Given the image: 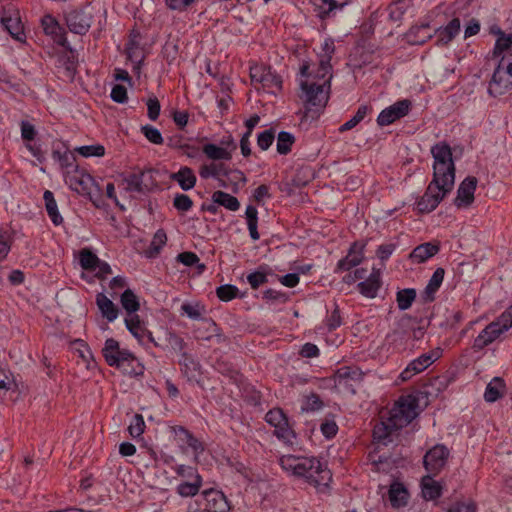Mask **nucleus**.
<instances>
[{"instance_id":"c9c22d12","label":"nucleus","mask_w":512,"mask_h":512,"mask_svg":"<svg viewBox=\"0 0 512 512\" xmlns=\"http://www.w3.org/2000/svg\"><path fill=\"white\" fill-rule=\"evenodd\" d=\"M43 199L45 202L47 214L52 223L56 226L62 224L63 217L59 213L58 206L54 198V194L50 190H46L43 194Z\"/></svg>"},{"instance_id":"0eeeda50","label":"nucleus","mask_w":512,"mask_h":512,"mask_svg":"<svg viewBox=\"0 0 512 512\" xmlns=\"http://www.w3.org/2000/svg\"><path fill=\"white\" fill-rule=\"evenodd\" d=\"M265 421L275 428L274 435L286 444H293L296 434L290 427L288 418L280 408H273L265 415Z\"/></svg>"},{"instance_id":"b1692460","label":"nucleus","mask_w":512,"mask_h":512,"mask_svg":"<svg viewBox=\"0 0 512 512\" xmlns=\"http://www.w3.org/2000/svg\"><path fill=\"white\" fill-rule=\"evenodd\" d=\"M381 287L380 271L373 268L372 273L364 281L357 284L358 291L367 298H375Z\"/></svg>"},{"instance_id":"2f4dec72","label":"nucleus","mask_w":512,"mask_h":512,"mask_svg":"<svg viewBox=\"0 0 512 512\" xmlns=\"http://www.w3.org/2000/svg\"><path fill=\"white\" fill-rule=\"evenodd\" d=\"M445 270L442 267L437 268L431 276L428 284L423 291V298L427 302L435 299V293L439 290L444 280Z\"/></svg>"},{"instance_id":"4d7b16f0","label":"nucleus","mask_w":512,"mask_h":512,"mask_svg":"<svg viewBox=\"0 0 512 512\" xmlns=\"http://www.w3.org/2000/svg\"><path fill=\"white\" fill-rule=\"evenodd\" d=\"M239 289L232 284L221 285L216 289V295L221 301H230L238 296Z\"/></svg>"},{"instance_id":"49530a36","label":"nucleus","mask_w":512,"mask_h":512,"mask_svg":"<svg viewBox=\"0 0 512 512\" xmlns=\"http://www.w3.org/2000/svg\"><path fill=\"white\" fill-rule=\"evenodd\" d=\"M79 263L84 270L95 271L99 265V258L91 250L84 248L79 253Z\"/></svg>"},{"instance_id":"774afa93","label":"nucleus","mask_w":512,"mask_h":512,"mask_svg":"<svg viewBox=\"0 0 512 512\" xmlns=\"http://www.w3.org/2000/svg\"><path fill=\"white\" fill-rule=\"evenodd\" d=\"M445 510L446 512H476V505L473 502H455Z\"/></svg>"},{"instance_id":"f3484780","label":"nucleus","mask_w":512,"mask_h":512,"mask_svg":"<svg viewBox=\"0 0 512 512\" xmlns=\"http://www.w3.org/2000/svg\"><path fill=\"white\" fill-rule=\"evenodd\" d=\"M148 178L151 179V171L139 170L124 175L120 186L127 192L145 193L151 185V183H148Z\"/></svg>"},{"instance_id":"8fccbe9b","label":"nucleus","mask_w":512,"mask_h":512,"mask_svg":"<svg viewBox=\"0 0 512 512\" xmlns=\"http://www.w3.org/2000/svg\"><path fill=\"white\" fill-rule=\"evenodd\" d=\"M369 111H371V107H369L368 105L359 106L355 115L351 119H349L347 122L342 124L339 127V131L341 133H343V132L353 129L366 117V115L368 114Z\"/></svg>"},{"instance_id":"37998d69","label":"nucleus","mask_w":512,"mask_h":512,"mask_svg":"<svg viewBox=\"0 0 512 512\" xmlns=\"http://www.w3.org/2000/svg\"><path fill=\"white\" fill-rule=\"evenodd\" d=\"M122 307L126 310L129 316L136 315L135 313L139 310L140 304L138 297L131 289H126L120 298Z\"/></svg>"},{"instance_id":"ea45409f","label":"nucleus","mask_w":512,"mask_h":512,"mask_svg":"<svg viewBox=\"0 0 512 512\" xmlns=\"http://www.w3.org/2000/svg\"><path fill=\"white\" fill-rule=\"evenodd\" d=\"M203 153L211 160H231V151L212 143L205 144L202 148Z\"/></svg>"},{"instance_id":"aec40b11","label":"nucleus","mask_w":512,"mask_h":512,"mask_svg":"<svg viewBox=\"0 0 512 512\" xmlns=\"http://www.w3.org/2000/svg\"><path fill=\"white\" fill-rule=\"evenodd\" d=\"M365 244L353 242L348 250L347 255L340 259L334 269L335 273L350 271L352 268L361 264L364 259Z\"/></svg>"},{"instance_id":"4be33fe9","label":"nucleus","mask_w":512,"mask_h":512,"mask_svg":"<svg viewBox=\"0 0 512 512\" xmlns=\"http://www.w3.org/2000/svg\"><path fill=\"white\" fill-rule=\"evenodd\" d=\"M477 182L476 177L468 176L460 183L457 189V196L454 199V204L458 208L468 207L472 204Z\"/></svg>"},{"instance_id":"c756f323","label":"nucleus","mask_w":512,"mask_h":512,"mask_svg":"<svg viewBox=\"0 0 512 512\" xmlns=\"http://www.w3.org/2000/svg\"><path fill=\"white\" fill-rule=\"evenodd\" d=\"M170 179L177 182L184 191L194 188L197 181L196 175L188 166H182L177 172L172 173Z\"/></svg>"},{"instance_id":"cd10ccee","label":"nucleus","mask_w":512,"mask_h":512,"mask_svg":"<svg viewBox=\"0 0 512 512\" xmlns=\"http://www.w3.org/2000/svg\"><path fill=\"white\" fill-rule=\"evenodd\" d=\"M300 74L302 77L307 78L309 81H317L321 85H324V88L330 90V82L332 79V70L323 73L321 70V60H319V66L317 70L313 73L310 72V65L308 62H303L300 67Z\"/></svg>"},{"instance_id":"4c0bfd02","label":"nucleus","mask_w":512,"mask_h":512,"mask_svg":"<svg viewBox=\"0 0 512 512\" xmlns=\"http://www.w3.org/2000/svg\"><path fill=\"white\" fill-rule=\"evenodd\" d=\"M408 493L401 483H393L389 489V500L393 507L399 508L407 504Z\"/></svg>"},{"instance_id":"13d9d810","label":"nucleus","mask_w":512,"mask_h":512,"mask_svg":"<svg viewBox=\"0 0 512 512\" xmlns=\"http://www.w3.org/2000/svg\"><path fill=\"white\" fill-rule=\"evenodd\" d=\"M75 151L78 152L83 157H101L105 154V148L103 145L96 144V145H84L75 148Z\"/></svg>"},{"instance_id":"864d4df0","label":"nucleus","mask_w":512,"mask_h":512,"mask_svg":"<svg viewBox=\"0 0 512 512\" xmlns=\"http://www.w3.org/2000/svg\"><path fill=\"white\" fill-rule=\"evenodd\" d=\"M295 142L293 134L287 131L279 132L277 136V152L281 155H286L291 151V146Z\"/></svg>"},{"instance_id":"bf43d9fd","label":"nucleus","mask_w":512,"mask_h":512,"mask_svg":"<svg viewBox=\"0 0 512 512\" xmlns=\"http://www.w3.org/2000/svg\"><path fill=\"white\" fill-rule=\"evenodd\" d=\"M322 406L323 402L321 401L319 395L311 393L303 400L301 410L304 412H314L321 409Z\"/></svg>"},{"instance_id":"603ef678","label":"nucleus","mask_w":512,"mask_h":512,"mask_svg":"<svg viewBox=\"0 0 512 512\" xmlns=\"http://www.w3.org/2000/svg\"><path fill=\"white\" fill-rule=\"evenodd\" d=\"M126 328L129 332L137 338L139 341L142 340L146 333V329L142 326L140 318L138 315H131L125 319Z\"/></svg>"},{"instance_id":"2eb2a0df","label":"nucleus","mask_w":512,"mask_h":512,"mask_svg":"<svg viewBox=\"0 0 512 512\" xmlns=\"http://www.w3.org/2000/svg\"><path fill=\"white\" fill-rule=\"evenodd\" d=\"M498 35L493 49V57H499L506 63L507 71L512 76V33L506 34L500 28L494 31Z\"/></svg>"},{"instance_id":"423d86ee","label":"nucleus","mask_w":512,"mask_h":512,"mask_svg":"<svg viewBox=\"0 0 512 512\" xmlns=\"http://www.w3.org/2000/svg\"><path fill=\"white\" fill-rule=\"evenodd\" d=\"M0 22L11 37L20 42L26 41V34L22 24L19 10L12 4L3 6L0 10Z\"/></svg>"},{"instance_id":"6ab92c4d","label":"nucleus","mask_w":512,"mask_h":512,"mask_svg":"<svg viewBox=\"0 0 512 512\" xmlns=\"http://www.w3.org/2000/svg\"><path fill=\"white\" fill-rule=\"evenodd\" d=\"M250 78L253 84H260L263 88H281V78L272 72L270 67L264 65L251 66Z\"/></svg>"},{"instance_id":"58836bf2","label":"nucleus","mask_w":512,"mask_h":512,"mask_svg":"<svg viewBox=\"0 0 512 512\" xmlns=\"http://www.w3.org/2000/svg\"><path fill=\"white\" fill-rule=\"evenodd\" d=\"M212 201L230 211H237L240 207L238 199L224 191L218 190L212 194Z\"/></svg>"},{"instance_id":"5fc2aeb1","label":"nucleus","mask_w":512,"mask_h":512,"mask_svg":"<svg viewBox=\"0 0 512 512\" xmlns=\"http://www.w3.org/2000/svg\"><path fill=\"white\" fill-rule=\"evenodd\" d=\"M227 170L224 164L211 163L205 164L200 167L199 174L203 179L214 178L218 179L219 176H223V172Z\"/></svg>"},{"instance_id":"680f3d73","label":"nucleus","mask_w":512,"mask_h":512,"mask_svg":"<svg viewBox=\"0 0 512 512\" xmlns=\"http://www.w3.org/2000/svg\"><path fill=\"white\" fill-rule=\"evenodd\" d=\"M145 428V422L141 414H135L128 427V432L133 438L140 437Z\"/></svg>"},{"instance_id":"dca6fc26","label":"nucleus","mask_w":512,"mask_h":512,"mask_svg":"<svg viewBox=\"0 0 512 512\" xmlns=\"http://www.w3.org/2000/svg\"><path fill=\"white\" fill-rule=\"evenodd\" d=\"M411 108V101L403 99L383 109L377 117V124L381 127L387 126L396 120L406 116Z\"/></svg>"},{"instance_id":"79ce46f5","label":"nucleus","mask_w":512,"mask_h":512,"mask_svg":"<svg viewBox=\"0 0 512 512\" xmlns=\"http://www.w3.org/2000/svg\"><path fill=\"white\" fill-rule=\"evenodd\" d=\"M429 24H422L419 26H413L407 33L408 41L412 44H423L427 39L431 38V34L428 32Z\"/></svg>"},{"instance_id":"f8f14e48","label":"nucleus","mask_w":512,"mask_h":512,"mask_svg":"<svg viewBox=\"0 0 512 512\" xmlns=\"http://www.w3.org/2000/svg\"><path fill=\"white\" fill-rule=\"evenodd\" d=\"M441 353V349L437 348L412 360L400 374L402 381L410 380L416 374L421 373L427 369L438 358H440Z\"/></svg>"},{"instance_id":"bb28decb","label":"nucleus","mask_w":512,"mask_h":512,"mask_svg":"<svg viewBox=\"0 0 512 512\" xmlns=\"http://www.w3.org/2000/svg\"><path fill=\"white\" fill-rule=\"evenodd\" d=\"M181 365V371L187 377L188 381L199 382L201 376V365L192 356L186 352L182 353L181 359L179 360Z\"/></svg>"},{"instance_id":"1a4fd4ad","label":"nucleus","mask_w":512,"mask_h":512,"mask_svg":"<svg viewBox=\"0 0 512 512\" xmlns=\"http://www.w3.org/2000/svg\"><path fill=\"white\" fill-rule=\"evenodd\" d=\"M170 432L174 435L175 441L183 452H185L186 447L192 449L194 453V460L197 462L199 455L205 450L204 444L184 426H171Z\"/></svg>"},{"instance_id":"a18cd8bd","label":"nucleus","mask_w":512,"mask_h":512,"mask_svg":"<svg viewBox=\"0 0 512 512\" xmlns=\"http://www.w3.org/2000/svg\"><path fill=\"white\" fill-rule=\"evenodd\" d=\"M202 486L201 476H196L191 482H182L177 486V493L182 497H193Z\"/></svg>"},{"instance_id":"f704fd0d","label":"nucleus","mask_w":512,"mask_h":512,"mask_svg":"<svg viewBox=\"0 0 512 512\" xmlns=\"http://www.w3.org/2000/svg\"><path fill=\"white\" fill-rule=\"evenodd\" d=\"M461 22L459 18H453L446 26L439 28L436 33L438 40L444 44L451 42L460 32Z\"/></svg>"},{"instance_id":"3c124183","label":"nucleus","mask_w":512,"mask_h":512,"mask_svg":"<svg viewBox=\"0 0 512 512\" xmlns=\"http://www.w3.org/2000/svg\"><path fill=\"white\" fill-rule=\"evenodd\" d=\"M416 298V290L413 288L402 289L397 292L396 301L400 310H407L412 306Z\"/></svg>"},{"instance_id":"c85d7f7f","label":"nucleus","mask_w":512,"mask_h":512,"mask_svg":"<svg viewBox=\"0 0 512 512\" xmlns=\"http://www.w3.org/2000/svg\"><path fill=\"white\" fill-rule=\"evenodd\" d=\"M439 252V245L426 242L416 246L409 255L413 263H424Z\"/></svg>"},{"instance_id":"7c9ffc66","label":"nucleus","mask_w":512,"mask_h":512,"mask_svg":"<svg viewBox=\"0 0 512 512\" xmlns=\"http://www.w3.org/2000/svg\"><path fill=\"white\" fill-rule=\"evenodd\" d=\"M277 277L267 265H261L256 271L247 275V281L252 289H257L262 284L270 282V278Z\"/></svg>"},{"instance_id":"de8ad7c7","label":"nucleus","mask_w":512,"mask_h":512,"mask_svg":"<svg viewBox=\"0 0 512 512\" xmlns=\"http://www.w3.org/2000/svg\"><path fill=\"white\" fill-rule=\"evenodd\" d=\"M223 176L226 177L231 184V189L234 193L239 191V184L243 186L247 182V178L244 173L238 169H230L227 167V170L223 172Z\"/></svg>"},{"instance_id":"09e8293b","label":"nucleus","mask_w":512,"mask_h":512,"mask_svg":"<svg viewBox=\"0 0 512 512\" xmlns=\"http://www.w3.org/2000/svg\"><path fill=\"white\" fill-rule=\"evenodd\" d=\"M167 236L163 230H158L151 241L149 248L146 250L145 254L148 258H154L159 253L162 247L166 244Z\"/></svg>"},{"instance_id":"72a5a7b5","label":"nucleus","mask_w":512,"mask_h":512,"mask_svg":"<svg viewBox=\"0 0 512 512\" xmlns=\"http://www.w3.org/2000/svg\"><path fill=\"white\" fill-rule=\"evenodd\" d=\"M505 383L500 377H494L486 386L484 399L488 403H494L504 395Z\"/></svg>"},{"instance_id":"e2e57ef3","label":"nucleus","mask_w":512,"mask_h":512,"mask_svg":"<svg viewBox=\"0 0 512 512\" xmlns=\"http://www.w3.org/2000/svg\"><path fill=\"white\" fill-rule=\"evenodd\" d=\"M274 139L275 131L273 129L264 130L257 137V145L261 150L265 151L272 145Z\"/></svg>"},{"instance_id":"20e7f679","label":"nucleus","mask_w":512,"mask_h":512,"mask_svg":"<svg viewBox=\"0 0 512 512\" xmlns=\"http://www.w3.org/2000/svg\"><path fill=\"white\" fill-rule=\"evenodd\" d=\"M419 414V399L412 395H403L395 402L394 406L388 412V417L392 421V427L402 429L410 424Z\"/></svg>"},{"instance_id":"ddd939ff","label":"nucleus","mask_w":512,"mask_h":512,"mask_svg":"<svg viewBox=\"0 0 512 512\" xmlns=\"http://www.w3.org/2000/svg\"><path fill=\"white\" fill-rule=\"evenodd\" d=\"M73 174H71V171H67L66 176V182L70 184V187L77 191L78 193H85L90 196L91 201L93 204L99 208L101 207L100 204V198L99 199H93L91 194V186L94 184V180L91 177L90 174L85 173L83 171H79L78 168H76L74 171H72Z\"/></svg>"},{"instance_id":"473e14b6","label":"nucleus","mask_w":512,"mask_h":512,"mask_svg":"<svg viewBox=\"0 0 512 512\" xmlns=\"http://www.w3.org/2000/svg\"><path fill=\"white\" fill-rule=\"evenodd\" d=\"M96 304L102 316L106 318L109 322H113L118 317V308L105 294H97Z\"/></svg>"},{"instance_id":"5701e85b","label":"nucleus","mask_w":512,"mask_h":512,"mask_svg":"<svg viewBox=\"0 0 512 512\" xmlns=\"http://www.w3.org/2000/svg\"><path fill=\"white\" fill-rule=\"evenodd\" d=\"M317 16L324 20L335 15L337 10H342L350 3V0H310Z\"/></svg>"},{"instance_id":"69168bd1","label":"nucleus","mask_w":512,"mask_h":512,"mask_svg":"<svg viewBox=\"0 0 512 512\" xmlns=\"http://www.w3.org/2000/svg\"><path fill=\"white\" fill-rule=\"evenodd\" d=\"M142 130V133L144 134V136L153 144H157V145H160L163 143V137L161 135V132L151 126V125H145V126H142L141 128Z\"/></svg>"},{"instance_id":"a19ab883","label":"nucleus","mask_w":512,"mask_h":512,"mask_svg":"<svg viewBox=\"0 0 512 512\" xmlns=\"http://www.w3.org/2000/svg\"><path fill=\"white\" fill-rule=\"evenodd\" d=\"M203 327L194 330L195 337L201 340H210L213 336L219 335V328L211 318L203 319Z\"/></svg>"},{"instance_id":"412c9836","label":"nucleus","mask_w":512,"mask_h":512,"mask_svg":"<svg viewBox=\"0 0 512 512\" xmlns=\"http://www.w3.org/2000/svg\"><path fill=\"white\" fill-rule=\"evenodd\" d=\"M41 27L47 36H50L58 45L69 48L65 29L59 24L57 19L51 14H46L41 18Z\"/></svg>"},{"instance_id":"9b49d317","label":"nucleus","mask_w":512,"mask_h":512,"mask_svg":"<svg viewBox=\"0 0 512 512\" xmlns=\"http://www.w3.org/2000/svg\"><path fill=\"white\" fill-rule=\"evenodd\" d=\"M512 76L507 71L506 63L500 58L489 82L488 93L493 97L501 96L512 86Z\"/></svg>"},{"instance_id":"a878e982","label":"nucleus","mask_w":512,"mask_h":512,"mask_svg":"<svg viewBox=\"0 0 512 512\" xmlns=\"http://www.w3.org/2000/svg\"><path fill=\"white\" fill-rule=\"evenodd\" d=\"M497 325L491 322L479 333L473 343L475 350H482L502 334L501 329Z\"/></svg>"},{"instance_id":"393cba45","label":"nucleus","mask_w":512,"mask_h":512,"mask_svg":"<svg viewBox=\"0 0 512 512\" xmlns=\"http://www.w3.org/2000/svg\"><path fill=\"white\" fill-rule=\"evenodd\" d=\"M392 421L387 417L382 419L373 429V438L377 443L387 445L393 441V433L400 430L398 427H392Z\"/></svg>"},{"instance_id":"39448f33","label":"nucleus","mask_w":512,"mask_h":512,"mask_svg":"<svg viewBox=\"0 0 512 512\" xmlns=\"http://www.w3.org/2000/svg\"><path fill=\"white\" fill-rule=\"evenodd\" d=\"M301 93L299 97L304 101L308 109L313 107L322 109L328 102L329 90H325L324 85L317 81L301 80L300 81Z\"/></svg>"},{"instance_id":"f03ea898","label":"nucleus","mask_w":512,"mask_h":512,"mask_svg":"<svg viewBox=\"0 0 512 512\" xmlns=\"http://www.w3.org/2000/svg\"><path fill=\"white\" fill-rule=\"evenodd\" d=\"M279 464L283 470L304 478L314 487H327L332 480V473L327 465L315 457L283 455L279 458Z\"/></svg>"},{"instance_id":"e433bc0d","label":"nucleus","mask_w":512,"mask_h":512,"mask_svg":"<svg viewBox=\"0 0 512 512\" xmlns=\"http://www.w3.org/2000/svg\"><path fill=\"white\" fill-rule=\"evenodd\" d=\"M322 53L319 55L321 60V70L327 73L332 70L331 60L335 52L334 40L326 38L321 47Z\"/></svg>"},{"instance_id":"4468645a","label":"nucleus","mask_w":512,"mask_h":512,"mask_svg":"<svg viewBox=\"0 0 512 512\" xmlns=\"http://www.w3.org/2000/svg\"><path fill=\"white\" fill-rule=\"evenodd\" d=\"M449 450L442 444H437L428 450L424 456L423 464L427 471L436 475L445 466Z\"/></svg>"},{"instance_id":"7ed1b4c3","label":"nucleus","mask_w":512,"mask_h":512,"mask_svg":"<svg viewBox=\"0 0 512 512\" xmlns=\"http://www.w3.org/2000/svg\"><path fill=\"white\" fill-rule=\"evenodd\" d=\"M102 354L109 366L120 369L126 375L140 376L144 373V366L139 360L129 350L121 348L113 338L105 341Z\"/></svg>"},{"instance_id":"f257e3e1","label":"nucleus","mask_w":512,"mask_h":512,"mask_svg":"<svg viewBox=\"0 0 512 512\" xmlns=\"http://www.w3.org/2000/svg\"><path fill=\"white\" fill-rule=\"evenodd\" d=\"M433 177L422 197L416 202L419 213L434 211L454 188L455 164L450 146L440 142L432 146Z\"/></svg>"},{"instance_id":"6e6552de","label":"nucleus","mask_w":512,"mask_h":512,"mask_svg":"<svg viewBox=\"0 0 512 512\" xmlns=\"http://www.w3.org/2000/svg\"><path fill=\"white\" fill-rule=\"evenodd\" d=\"M364 373L358 367L343 366L334 374L335 386L347 393L355 394L356 388L363 381Z\"/></svg>"},{"instance_id":"a211bd4d","label":"nucleus","mask_w":512,"mask_h":512,"mask_svg":"<svg viewBox=\"0 0 512 512\" xmlns=\"http://www.w3.org/2000/svg\"><path fill=\"white\" fill-rule=\"evenodd\" d=\"M68 29L78 35H85L92 24V15L83 9H75L65 16Z\"/></svg>"},{"instance_id":"9d476101","label":"nucleus","mask_w":512,"mask_h":512,"mask_svg":"<svg viewBox=\"0 0 512 512\" xmlns=\"http://www.w3.org/2000/svg\"><path fill=\"white\" fill-rule=\"evenodd\" d=\"M204 507L202 509L188 507V512H229L230 505L226 496L217 490L209 489L203 492Z\"/></svg>"},{"instance_id":"0e129e2a","label":"nucleus","mask_w":512,"mask_h":512,"mask_svg":"<svg viewBox=\"0 0 512 512\" xmlns=\"http://www.w3.org/2000/svg\"><path fill=\"white\" fill-rule=\"evenodd\" d=\"M174 207L181 212L189 211L193 206V201L186 194L178 193L173 200Z\"/></svg>"},{"instance_id":"6e6d98bb","label":"nucleus","mask_w":512,"mask_h":512,"mask_svg":"<svg viewBox=\"0 0 512 512\" xmlns=\"http://www.w3.org/2000/svg\"><path fill=\"white\" fill-rule=\"evenodd\" d=\"M182 314H185L192 320H201L205 319L203 314L205 313V308L203 305L199 303L191 304V303H183L181 306Z\"/></svg>"},{"instance_id":"c03bdc74","label":"nucleus","mask_w":512,"mask_h":512,"mask_svg":"<svg viewBox=\"0 0 512 512\" xmlns=\"http://www.w3.org/2000/svg\"><path fill=\"white\" fill-rule=\"evenodd\" d=\"M442 488L438 482L426 477L422 481V495L426 500H435L441 496Z\"/></svg>"},{"instance_id":"338daca9","label":"nucleus","mask_w":512,"mask_h":512,"mask_svg":"<svg viewBox=\"0 0 512 512\" xmlns=\"http://www.w3.org/2000/svg\"><path fill=\"white\" fill-rule=\"evenodd\" d=\"M12 239L8 231L0 230V261L4 260L11 250Z\"/></svg>"},{"instance_id":"052dcab7","label":"nucleus","mask_w":512,"mask_h":512,"mask_svg":"<svg viewBox=\"0 0 512 512\" xmlns=\"http://www.w3.org/2000/svg\"><path fill=\"white\" fill-rule=\"evenodd\" d=\"M389 19L393 22H398L402 19L406 12V5L404 0H396L388 7Z\"/></svg>"}]
</instances>
